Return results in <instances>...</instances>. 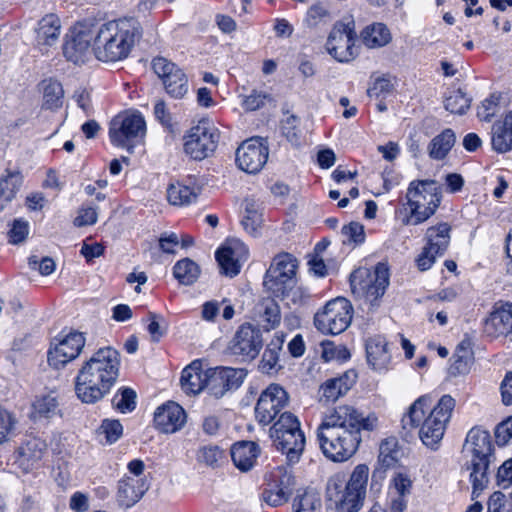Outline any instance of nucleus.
<instances>
[{"label":"nucleus","instance_id":"1","mask_svg":"<svg viewBox=\"0 0 512 512\" xmlns=\"http://www.w3.org/2000/svg\"><path fill=\"white\" fill-rule=\"evenodd\" d=\"M377 426L375 414L364 416L352 405H338L323 416L317 429V439L327 458L343 462L358 450L362 432H371Z\"/></svg>","mask_w":512,"mask_h":512},{"label":"nucleus","instance_id":"2","mask_svg":"<svg viewBox=\"0 0 512 512\" xmlns=\"http://www.w3.org/2000/svg\"><path fill=\"white\" fill-rule=\"evenodd\" d=\"M120 369V354L112 347H103L83 362L75 378L77 397L94 404L108 394L116 383Z\"/></svg>","mask_w":512,"mask_h":512},{"label":"nucleus","instance_id":"3","mask_svg":"<svg viewBox=\"0 0 512 512\" xmlns=\"http://www.w3.org/2000/svg\"><path fill=\"white\" fill-rule=\"evenodd\" d=\"M140 22L134 18H123L99 25L97 59L116 62L126 59L136 43L142 38Z\"/></svg>","mask_w":512,"mask_h":512},{"label":"nucleus","instance_id":"4","mask_svg":"<svg viewBox=\"0 0 512 512\" xmlns=\"http://www.w3.org/2000/svg\"><path fill=\"white\" fill-rule=\"evenodd\" d=\"M369 468L365 464L357 465L346 479L344 473L332 475L327 482L326 492L330 501L335 503L336 512H358L366 497Z\"/></svg>","mask_w":512,"mask_h":512},{"label":"nucleus","instance_id":"5","mask_svg":"<svg viewBox=\"0 0 512 512\" xmlns=\"http://www.w3.org/2000/svg\"><path fill=\"white\" fill-rule=\"evenodd\" d=\"M463 453L467 458L465 467L470 471L473 497H478L488 482V470L493 458V444L488 431L472 428L463 446Z\"/></svg>","mask_w":512,"mask_h":512},{"label":"nucleus","instance_id":"6","mask_svg":"<svg viewBox=\"0 0 512 512\" xmlns=\"http://www.w3.org/2000/svg\"><path fill=\"white\" fill-rule=\"evenodd\" d=\"M431 404L432 399L429 395H423L417 398L402 416V428L410 431L418 428L420 424L423 423L430 428L443 430V432H445L446 425L455 408V399L450 395H443L437 405L430 411L429 415L424 418L426 410L430 408Z\"/></svg>","mask_w":512,"mask_h":512},{"label":"nucleus","instance_id":"7","mask_svg":"<svg viewBox=\"0 0 512 512\" xmlns=\"http://www.w3.org/2000/svg\"><path fill=\"white\" fill-rule=\"evenodd\" d=\"M441 189L434 180H414L406 192L409 213L402 219L403 225H419L428 220L441 202Z\"/></svg>","mask_w":512,"mask_h":512},{"label":"nucleus","instance_id":"8","mask_svg":"<svg viewBox=\"0 0 512 512\" xmlns=\"http://www.w3.org/2000/svg\"><path fill=\"white\" fill-rule=\"evenodd\" d=\"M99 25L93 20H83L70 28L63 45V54L68 61L84 63L91 50L97 57Z\"/></svg>","mask_w":512,"mask_h":512},{"label":"nucleus","instance_id":"9","mask_svg":"<svg viewBox=\"0 0 512 512\" xmlns=\"http://www.w3.org/2000/svg\"><path fill=\"white\" fill-rule=\"evenodd\" d=\"M352 293L373 304L382 297L389 285V269L385 263H378L371 272L363 268L354 271L350 276Z\"/></svg>","mask_w":512,"mask_h":512},{"label":"nucleus","instance_id":"10","mask_svg":"<svg viewBox=\"0 0 512 512\" xmlns=\"http://www.w3.org/2000/svg\"><path fill=\"white\" fill-rule=\"evenodd\" d=\"M145 133L146 123L139 113L119 114L110 123L109 136L112 144L126 148L129 152L144 138Z\"/></svg>","mask_w":512,"mask_h":512},{"label":"nucleus","instance_id":"11","mask_svg":"<svg viewBox=\"0 0 512 512\" xmlns=\"http://www.w3.org/2000/svg\"><path fill=\"white\" fill-rule=\"evenodd\" d=\"M353 307L345 298H335L329 301L314 316L316 328L325 334L338 335L344 332L351 324Z\"/></svg>","mask_w":512,"mask_h":512},{"label":"nucleus","instance_id":"12","mask_svg":"<svg viewBox=\"0 0 512 512\" xmlns=\"http://www.w3.org/2000/svg\"><path fill=\"white\" fill-rule=\"evenodd\" d=\"M357 33L352 18H344L332 28L326 47L329 54L339 62H349L357 55L355 42Z\"/></svg>","mask_w":512,"mask_h":512},{"label":"nucleus","instance_id":"13","mask_svg":"<svg viewBox=\"0 0 512 512\" xmlns=\"http://www.w3.org/2000/svg\"><path fill=\"white\" fill-rule=\"evenodd\" d=\"M218 133L208 121L202 120L185 136V152L195 160L208 157L217 147Z\"/></svg>","mask_w":512,"mask_h":512},{"label":"nucleus","instance_id":"14","mask_svg":"<svg viewBox=\"0 0 512 512\" xmlns=\"http://www.w3.org/2000/svg\"><path fill=\"white\" fill-rule=\"evenodd\" d=\"M288 393L278 384H270L263 390L255 406V418L261 425L272 423L288 405Z\"/></svg>","mask_w":512,"mask_h":512},{"label":"nucleus","instance_id":"15","mask_svg":"<svg viewBox=\"0 0 512 512\" xmlns=\"http://www.w3.org/2000/svg\"><path fill=\"white\" fill-rule=\"evenodd\" d=\"M152 67L171 97L176 99L184 97L188 92V79L181 68L163 57L155 58Z\"/></svg>","mask_w":512,"mask_h":512},{"label":"nucleus","instance_id":"16","mask_svg":"<svg viewBox=\"0 0 512 512\" xmlns=\"http://www.w3.org/2000/svg\"><path fill=\"white\" fill-rule=\"evenodd\" d=\"M247 371L241 368L215 367L208 369V393L215 398L223 397L227 392L238 389Z\"/></svg>","mask_w":512,"mask_h":512},{"label":"nucleus","instance_id":"17","mask_svg":"<svg viewBox=\"0 0 512 512\" xmlns=\"http://www.w3.org/2000/svg\"><path fill=\"white\" fill-rule=\"evenodd\" d=\"M85 346V337L80 332H72L58 342H52L47 353L48 364L55 368H63L77 358Z\"/></svg>","mask_w":512,"mask_h":512},{"label":"nucleus","instance_id":"18","mask_svg":"<svg viewBox=\"0 0 512 512\" xmlns=\"http://www.w3.org/2000/svg\"><path fill=\"white\" fill-rule=\"evenodd\" d=\"M268 147L259 138L248 139L237 148L236 164L246 173H258L268 159Z\"/></svg>","mask_w":512,"mask_h":512},{"label":"nucleus","instance_id":"19","mask_svg":"<svg viewBox=\"0 0 512 512\" xmlns=\"http://www.w3.org/2000/svg\"><path fill=\"white\" fill-rule=\"evenodd\" d=\"M263 346L261 330L249 323L241 325L230 341L229 349L233 355L244 359H254Z\"/></svg>","mask_w":512,"mask_h":512},{"label":"nucleus","instance_id":"20","mask_svg":"<svg viewBox=\"0 0 512 512\" xmlns=\"http://www.w3.org/2000/svg\"><path fill=\"white\" fill-rule=\"evenodd\" d=\"M216 260L221 273L234 277L241 269V265L248 258V248L239 239H230L216 252Z\"/></svg>","mask_w":512,"mask_h":512},{"label":"nucleus","instance_id":"21","mask_svg":"<svg viewBox=\"0 0 512 512\" xmlns=\"http://www.w3.org/2000/svg\"><path fill=\"white\" fill-rule=\"evenodd\" d=\"M186 421L184 409L175 402H167L154 413V423L163 433H174L182 428Z\"/></svg>","mask_w":512,"mask_h":512},{"label":"nucleus","instance_id":"22","mask_svg":"<svg viewBox=\"0 0 512 512\" xmlns=\"http://www.w3.org/2000/svg\"><path fill=\"white\" fill-rule=\"evenodd\" d=\"M357 380L355 370H348L339 377L326 380L319 389V401L325 404L335 402L347 394Z\"/></svg>","mask_w":512,"mask_h":512},{"label":"nucleus","instance_id":"23","mask_svg":"<svg viewBox=\"0 0 512 512\" xmlns=\"http://www.w3.org/2000/svg\"><path fill=\"white\" fill-rule=\"evenodd\" d=\"M484 331L488 336H506L512 332V304L495 307L484 322Z\"/></svg>","mask_w":512,"mask_h":512},{"label":"nucleus","instance_id":"24","mask_svg":"<svg viewBox=\"0 0 512 512\" xmlns=\"http://www.w3.org/2000/svg\"><path fill=\"white\" fill-rule=\"evenodd\" d=\"M366 358L368 364L376 371H386L391 364V354L388 342L381 335L369 337L366 340Z\"/></svg>","mask_w":512,"mask_h":512},{"label":"nucleus","instance_id":"25","mask_svg":"<svg viewBox=\"0 0 512 512\" xmlns=\"http://www.w3.org/2000/svg\"><path fill=\"white\" fill-rule=\"evenodd\" d=\"M273 442L277 450L286 455L289 463H296L299 461L301 454L305 447V436L300 429L294 430L290 433L283 434L273 438Z\"/></svg>","mask_w":512,"mask_h":512},{"label":"nucleus","instance_id":"26","mask_svg":"<svg viewBox=\"0 0 512 512\" xmlns=\"http://www.w3.org/2000/svg\"><path fill=\"white\" fill-rule=\"evenodd\" d=\"M147 489L148 486L145 480L136 477H125L119 481L117 501L120 506L130 508L142 498Z\"/></svg>","mask_w":512,"mask_h":512},{"label":"nucleus","instance_id":"27","mask_svg":"<svg viewBox=\"0 0 512 512\" xmlns=\"http://www.w3.org/2000/svg\"><path fill=\"white\" fill-rule=\"evenodd\" d=\"M208 369L202 370L200 361H193L181 374V387L187 394H198L204 389H208Z\"/></svg>","mask_w":512,"mask_h":512},{"label":"nucleus","instance_id":"28","mask_svg":"<svg viewBox=\"0 0 512 512\" xmlns=\"http://www.w3.org/2000/svg\"><path fill=\"white\" fill-rule=\"evenodd\" d=\"M260 454L259 446L252 441H241L231 447L234 465L242 472L249 471Z\"/></svg>","mask_w":512,"mask_h":512},{"label":"nucleus","instance_id":"29","mask_svg":"<svg viewBox=\"0 0 512 512\" xmlns=\"http://www.w3.org/2000/svg\"><path fill=\"white\" fill-rule=\"evenodd\" d=\"M60 18L53 13L42 17L36 28V42L39 46H53L61 34Z\"/></svg>","mask_w":512,"mask_h":512},{"label":"nucleus","instance_id":"30","mask_svg":"<svg viewBox=\"0 0 512 512\" xmlns=\"http://www.w3.org/2000/svg\"><path fill=\"white\" fill-rule=\"evenodd\" d=\"M491 144L495 151L505 153L512 150V111L491 128Z\"/></svg>","mask_w":512,"mask_h":512},{"label":"nucleus","instance_id":"31","mask_svg":"<svg viewBox=\"0 0 512 512\" xmlns=\"http://www.w3.org/2000/svg\"><path fill=\"white\" fill-rule=\"evenodd\" d=\"M255 317L263 323L269 331L276 328L281 322V311L278 303L270 297L261 299L254 307Z\"/></svg>","mask_w":512,"mask_h":512},{"label":"nucleus","instance_id":"32","mask_svg":"<svg viewBox=\"0 0 512 512\" xmlns=\"http://www.w3.org/2000/svg\"><path fill=\"white\" fill-rule=\"evenodd\" d=\"M284 344V336L276 334L267 345L262 359L260 361V369L264 373H272L282 368L280 364V354Z\"/></svg>","mask_w":512,"mask_h":512},{"label":"nucleus","instance_id":"33","mask_svg":"<svg viewBox=\"0 0 512 512\" xmlns=\"http://www.w3.org/2000/svg\"><path fill=\"white\" fill-rule=\"evenodd\" d=\"M456 141L455 133L452 129H445L439 135L435 136L429 146L428 153L430 158L434 160H443Z\"/></svg>","mask_w":512,"mask_h":512},{"label":"nucleus","instance_id":"34","mask_svg":"<svg viewBox=\"0 0 512 512\" xmlns=\"http://www.w3.org/2000/svg\"><path fill=\"white\" fill-rule=\"evenodd\" d=\"M451 227L447 223H440L429 227L426 232L427 246L436 253L444 254L450 242Z\"/></svg>","mask_w":512,"mask_h":512},{"label":"nucleus","instance_id":"35","mask_svg":"<svg viewBox=\"0 0 512 512\" xmlns=\"http://www.w3.org/2000/svg\"><path fill=\"white\" fill-rule=\"evenodd\" d=\"M364 44L369 48L382 47L391 41V34L383 23L367 26L361 33Z\"/></svg>","mask_w":512,"mask_h":512},{"label":"nucleus","instance_id":"36","mask_svg":"<svg viewBox=\"0 0 512 512\" xmlns=\"http://www.w3.org/2000/svg\"><path fill=\"white\" fill-rule=\"evenodd\" d=\"M295 280L294 276H286L279 272V270L269 267L264 278V286L274 296L279 297L286 289L293 285Z\"/></svg>","mask_w":512,"mask_h":512},{"label":"nucleus","instance_id":"37","mask_svg":"<svg viewBox=\"0 0 512 512\" xmlns=\"http://www.w3.org/2000/svg\"><path fill=\"white\" fill-rule=\"evenodd\" d=\"M262 222V213L259 211L258 205L252 200H246L245 215L241 221L244 230L250 235L257 237L260 235Z\"/></svg>","mask_w":512,"mask_h":512},{"label":"nucleus","instance_id":"38","mask_svg":"<svg viewBox=\"0 0 512 512\" xmlns=\"http://www.w3.org/2000/svg\"><path fill=\"white\" fill-rule=\"evenodd\" d=\"M173 274L181 284L191 285L198 279L200 268L193 260L184 258L174 265Z\"/></svg>","mask_w":512,"mask_h":512},{"label":"nucleus","instance_id":"39","mask_svg":"<svg viewBox=\"0 0 512 512\" xmlns=\"http://www.w3.org/2000/svg\"><path fill=\"white\" fill-rule=\"evenodd\" d=\"M196 198L197 194L193 189L179 182L171 183L167 188V200L174 206L188 205Z\"/></svg>","mask_w":512,"mask_h":512},{"label":"nucleus","instance_id":"40","mask_svg":"<svg viewBox=\"0 0 512 512\" xmlns=\"http://www.w3.org/2000/svg\"><path fill=\"white\" fill-rule=\"evenodd\" d=\"M64 91L61 83L55 80L43 81V106L47 109H57L63 103Z\"/></svg>","mask_w":512,"mask_h":512},{"label":"nucleus","instance_id":"41","mask_svg":"<svg viewBox=\"0 0 512 512\" xmlns=\"http://www.w3.org/2000/svg\"><path fill=\"white\" fill-rule=\"evenodd\" d=\"M292 507L294 512H320L322 501L317 492L305 490L295 497Z\"/></svg>","mask_w":512,"mask_h":512},{"label":"nucleus","instance_id":"42","mask_svg":"<svg viewBox=\"0 0 512 512\" xmlns=\"http://www.w3.org/2000/svg\"><path fill=\"white\" fill-rule=\"evenodd\" d=\"M58 401L52 395H45L37 398L32 404L31 418L34 420L50 418L56 414Z\"/></svg>","mask_w":512,"mask_h":512},{"label":"nucleus","instance_id":"43","mask_svg":"<svg viewBox=\"0 0 512 512\" xmlns=\"http://www.w3.org/2000/svg\"><path fill=\"white\" fill-rule=\"evenodd\" d=\"M444 104L447 111L462 115L469 109L471 99L461 89H454L448 92Z\"/></svg>","mask_w":512,"mask_h":512},{"label":"nucleus","instance_id":"44","mask_svg":"<svg viewBox=\"0 0 512 512\" xmlns=\"http://www.w3.org/2000/svg\"><path fill=\"white\" fill-rule=\"evenodd\" d=\"M297 429H300L298 418L293 413L285 411L280 414L277 421L271 427L270 436L273 439L277 436H281L282 433H290Z\"/></svg>","mask_w":512,"mask_h":512},{"label":"nucleus","instance_id":"45","mask_svg":"<svg viewBox=\"0 0 512 512\" xmlns=\"http://www.w3.org/2000/svg\"><path fill=\"white\" fill-rule=\"evenodd\" d=\"M396 446L395 439H386L380 444L378 463L384 471L397 463L399 451Z\"/></svg>","mask_w":512,"mask_h":512},{"label":"nucleus","instance_id":"46","mask_svg":"<svg viewBox=\"0 0 512 512\" xmlns=\"http://www.w3.org/2000/svg\"><path fill=\"white\" fill-rule=\"evenodd\" d=\"M22 183V176L19 172H8L0 179V199L10 201L15 196Z\"/></svg>","mask_w":512,"mask_h":512},{"label":"nucleus","instance_id":"47","mask_svg":"<svg viewBox=\"0 0 512 512\" xmlns=\"http://www.w3.org/2000/svg\"><path fill=\"white\" fill-rule=\"evenodd\" d=\"M268 484L275 485L278 488L283 489V491L291 494L294 486V477L291 470L286 467L279 466L270 473Z\"/></svg>","mask_w":512,"mask_h":512},{"label":"nucleus","instance_id":"48","mask_svg":"<svg viewBox=\"0 0 512 512\" xmlns=\"http://www.w3.org/2000/svg\"><path fill=\"white\" fill-rule=\"evenodd\" d=\"M500 94H491L481 102L477 109V117L480 121L490 122L492 118L500 111Z\"/></svg>","mask_w":512,"mask_h":512},{"label":"nucleus","instance_id":"49","mask_svg":"<svg viewBox=\"0 0 512 512\" xmlns=\"http://www.w3.org/2000/svg\"><path fill=\"white\" fill-rule=\"evenodd\" d=\"M112 405L122 413L131 412L136 406V392L131 388L119 390L112 399Z\"/></svg>","mask_w":512,"mask_h":512},{"label":"nucleus","instance_id":"50","mask_svg":"<svg viewBox=\"0 0 512 512\" xmlns=\"http://www.w3.org/2000/svg\"><path fill=\"white\" fill-rule=\"evenodd\" d=\"M330 19L329 10L321 3L311 5L304 19V23L309 28H315L319 24L324 23Z\"/></svg>","mask_w":512,"mask_h":512},{"label":"nucleus","instance_id":"51","mask_svg":"<svg viewBox=\"0 0 512 512\" xmlns=\"http://www.w3.org/2000/svg\"><path fill=\"white\" fill-rule=\"evenodd\" d=\"M223 458V451L218 446H203L197 453V460L207 466L215 467Z\"/></svg>","mask_w":512,"mask_h":512},{"label":"nucleus","instance_id":"52","mask_svg":"<svg viewBox=\"0 0 512 512\" xmlns=\"http://www.w3.org/2000/svg\"><path fill=\"white\" fill-rule=\"evenodd\" d=\"M453 363L450 366L452 376L465 375L469 373L473 363V353L464 352V354H454Z\"/></svg>","mask_w":512,"mask_h":512},{"label":"nucleus","instance_id":"53","mask_svg":"<svg viewBox=\"0 0 512 512\" xmlns=\"http://www.w3.org/2000/svg\"><path fill=\"white\" fill-rule=\"evenodd\" d=\"M122 433L123 427L118 420L105 419L99 428V435H104L109 444L116 442Z\"/></svg>","mask_w":512,"mask_h":512},{"label":"nucleus","instance_id":"54","mask_svg":"<svg viewBox=\"0 0 512 512\" xmlns=\"http://www.w3.org/2000/svg\"><path fill=\"white\" fill-rule=\"evenodd\" d=\"M290 495L288 492L283 491V489L268 484V487L263 492V499L268 505L278 507L288 502Z\"/></svg>","mask_w":512,"mask_h":512},{"label":"nucleus","instance_id":"55","mask_svg":"<svg viewBox=\"0 0 512 512\" xmlns=\"http://www.w3.org/2000/svg\"><path fill=\"white\" fill-rule=\"evenodd\" d=\"M46 449L45 443L37 438L27 440L21 447V454L30 460L41 459L44 450Z\"/></svg>","mask_w":512,"mask_h":512},{"label":"nucleus","instance_id":"56","mask_svg":"<svg viewBox=\"0 0 512 512\" xmlns=\"http://www.w3.org/2000/svg\"><path fill=\"white\" fill-rule=\"evenodd\" d=\"M270 268L279 270L284 275L294 276L296 275L297 264L296 260L289 254H281L274 258Z\"/></svg>","mask_w":512,"mask_h":512},{"label":"nucleus","instance_id":"57","mask_svg":"<svg viewBox=\"0 0 512 512\" xmlns=\"http://www.w3.org/2000/svg\"><path fill=\"white\" fill-rule=\"evenodd\" d=\"M444 435L443 430L430 428L422 423L419 429V437L423 444L431 449H435Z\"/></svg>","mask_w":512,"mask_h":512},{"label":"nucleus","instance_id":"58","mask_svg":"<svg viewBox=\"0 0 512 512\" xmlns=\"http://www.w3.org/2000/svg\"><path fill=\"white\" fill-rule=\"evenodd\" d=\"M298 124L299 119L295 115H289L282 121V133L293 144H298L300 140Z\"/></svg>","mask_w":512,"mask_h":512},{"label":"nucleus","instance_id":"59","mask_svg":"<svg viewBox=\"0 0 512 512\" xmlns=\"http://www.w3.org/2000/svg\"><path fill=\"white\" fill-rule=\"evenodd\" d=\"M98 212L96 206H85L83 205L78 210V215L74 219V225L76 227H83L93 225L97 222Z\"/></svg>","mask_w":512,"mask_h":512},{"label":"nucleus","instance_id":"60","mask_svg":"<svg viewBox=\"0 0 512 512\" xmlns=\"http://www.w3.org/2000/svg\"><path fill=\"white\" fill-rule=\"evenodd\" d=\"M17 423L13 414L5 409H0V444L6 441L15 429Z\"/></svg>","mask_w":512,"mask_h":512},{"label":"nucleus","instance_id":"61","mask_svg":"<svg viewBox=\"0 0 512 512\" xmlns=\"http://www.w3.org/2000/svg\"><path fill=\"white\" fill-rule=\"evenodd\" d=\"M147 320L149 321L147 330L151 336V340L153 342H158L166 333V327L161 324V322L164 323V320L153 312L148 314Z\"/></svg>","mask_w":512,"mask_h":512},{"label":"nucleus","instance_id":"62","mask_svg":"<svg viewBox=\"0 0 512 512\" xmlns=\"http://www.w3.org/2000/svg\"><path fill=\"white\" fill-rule=\"evenodd\" d=\"M28 264L31 269L39 271L44 276L50 275L55 270V262L50 257H43L39 260L37 256L33 255L29 257Z\"/></svg>","mask_w":512,"mask_h":512},{"label":"nucleus","instance_id":"63","mask_svg":"<svg viewBox=\"0 0 512 512\" xmlns=\"http://www.w3.org/2000/svg\"><path fill=\"white\" fill-rule=\"evenodd\" d=\"M279 297L288 299L293 304L300 305L309 298V293L302 286H297L295 281L293 282V285H291L290 288L286 289L284 293L281 294Z\"/></svg>","mask_w":512,"mask_h":512},{"label":"nucleus","instance_id":"64","mask_svg":"<svg viewBox=\"0 0 512 512\" xmlns=\"http://www.w3.org/2000/svg\"><path fill=\"white\" fill-rule=\"evenodd\" d=\"M495 438L500 446L506 445L512 439V417H509L496 427Z\"/></svg>","mask_w":512,"mask_h":512}]
</instances>
